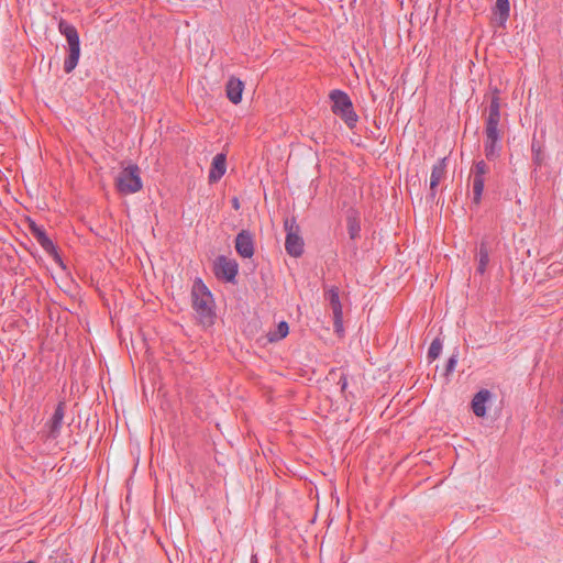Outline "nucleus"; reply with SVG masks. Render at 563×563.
I'll return each instance as SVG.
<instances>
[{
	"instance_id": "obj_1",
	"label": "nucleus",
	"mask_w": 563,
	"mask_h": 563,
	"mask_svg": "<svg viewBox=\"0 0 563 563\" xmlns=\"http://www.w3.org/2000/svg\"><path fill=\"white\" fill-rule=\"evenodd\" d=\"M500 97L499 90L495 88L492 91V98L487 108V117L485 120V142L484 152L488 161H495L499 157L501 146L500 141L503 132L499 128L500 124Z\"/></svg>"
},
{
	"instance_id": "obj_2",
	"label": "nucleus",
	"mask_w": 563,
	"mask_h": 563,
	"mask_svg": "<svg viewBox=\"0 0 563 563\" xmlns=\"http://www.w3.org/2000/svg\"><path fill=\"white\" fill-rule=\"evenodd\" d=\"M192 309L200 323L211 325L214 319V302L210 290L201 279H196L191 289Z\"/></svg>"
},
{
	"instance_id": "obj_3",
	"label": "nucleus",
	"mask_w": 563,
	"mask_h": 563,
	"mask_svg": "<svg viewBox=\"0 0 563 563\" xmlns=\"http://www.w3.org/2000/svg\"><path fill=\"white\" fill-rule=\"evenodd\" d=\"M58 31L66 37L68 44L69 53L64 62V70L69 74L76 68L80 57L79 34L73 24L63 19L58 23Z\"/></svg>"
},
{
	"instance_id": "obj_4",
	"label": "nucleus",
	"mask_w": 563,
	"mask_h": 563,
	"mask_svg": "<svg viewBox=\"0 0 563 563\" xmlns=\"http://www.w3.org/2000/svg\"><path fill=\"white\" fill-rule=\"evenodd\" d=\"M141 170L137 165L123 168L115 178V186L123 195L135 194L142 189Z\"/></svg>"
},
{
	"instance_id": "obj_5",
	"label": "nucleus",
	"mask_w": 563,
	"mask_h": 563,
	"mask_svg": "<svg viewBox=\"0 0 563 563\" xmlns=\"http://www.w3.org/2000/svg\"><path fill=\"white\" fill-rule=\"evenodd\" d=\"M286 231L285 250L292 257H299L303 253V240L300 236V227L295 217H287L284 220Z\"/></svg>"
},
{
	"instance_id": "obj_6",
	"label": "nucleus",
	"mask_w": 563,
	"mask_h": 563,
	"mask_svg": "<svg viewBox=\"0 0 563 563\" xmlns=\"http://www.w3.org/2000/svg\"><path fill=\"white\" fill-rule=\"evenodd\" d=\"M489 172L488 165L482 159L474 164L471 169V177L473 181V202L478 205L482 200L485 177Z\"/></svg>"
},
{
	"instance_id": "obj_7",
	"label": "nucleus",
	"mask_w": 563,
	"mask_h": 563,
	"mask_svg": "<svg viewBox=\"0 0 563 563\" xmlns=\"http://www.w3.org/2000/svg\"><path fill=\"white\" fill-rule=\"evenodd\" d=\"M340 290L336 286L330 287L324 292V298L328 300L329 306L333 313V325L336 333L343 332V310L340 300Z\"/></svg>"
},
{
	"instance_id": "obj_8",
	"label": "nucleus",
	"mask_w": 563,
	"mask_h": 563,
	"mask_svg": "<svg viewBox=\"0 0 563 563\" xmlns=\"http://www.w3.org/2000/svg\"><path fill=\"white\" fill-rule=\"evenodd\" d=\"M238 271L239 265L235 260L220 255L214 261L213 273L219 279L234 282Z\"/></svg>"
},
{
	"instance_id": "obj_9",
	"label": "nucleus",
	"mask_w": 563,
	"mask_h": 563,
	"mask_svg": "<svg viewBox=\"0 0 563 563\" xmlns=\"http://www.w3.org/2000/svg\"><path fill=\"white\" fill-rule=\"evenodd\" d=\"M235 250L244 258H251L254 255L253 234L247 230H242L235 238Z\"/></svg>"
},
{
	"instance_id": "obj_10",
	"label": "nucleus",
	"mask_w": 563,
	"mask_h": 563,
	"mask_svg": "<svg viewBox=\"0 0 563 563\" xmlns=\"http://www.w3.org/2000/svg\"><path fill=\"white\" fill-rule=\"evenodd\" d=\"M65 416V402L59 401L58 405L55 408V411L49 419V421L46 423L47 427V438L48 439H57L60 434L62 426H63V419Z\"/></svg>"
},
{
	"instance_id": "obj_11",
	"label": "nucleus",
	"mask_w": 563,
	"mask_h": 563,
	"mask_svg": "<svg viewBox=\"0 0 563 563\" xmlns=\"http://www.w3.org/2000/svg\"><path fill=\"white\" fill-rule=\"evenodd\" d=\"M329 98L332 102L331 110L334 114H338L344 109H350L353 104L349 95L340 89H334L330 92Z\"/></svg>"
},
{
	"instance_id": "obj_12",
	"label": "nucleus",
	"mask_w": 563,
	"mask_h": 563,
	"mask_svg": "<svg viewBox=\"0 0 563 563\" xmlns=\"http://www.w3.org/2000/svg\"><path fill=\"white\" fill-rule=\"evenodd\" d=\"M31 233L36 242L47 254H56V249L53 241L47 236L45 230L35 223L31 224Z\"/></svg>"
},
{
	"instance_id": "obj_13",
	"label": "nucleus",
	"mask_w": 563,
	"mask_h": 563,
	"mask_svg": "<svg viewBox=\"0 0 563 563\" xmlns=\"http://www.w3.org/2000/svg\"><path fill=\"white\" fill-rule=\"evenodd\" d=\"M244 90V84L242 80L235 77H230L227 85H225V92L228 99L234 103L238 104L242 100V93Z\"/></svg>"
},
{
	"instance_id": "obj_14",
	"label": "nucleus",
	"mask_w": 563,
	"mask_h": 563,
	"mask_svg": "<svg viewBox=\"0 0 563 563\" xmlns=\"http://www.w3.org/2000/svg\"><path fill=\"white\" fill-rule=\"evenodd\" d=\"M227 157L223 153L217 154L211 164V168L209 172V181L217 183L227 170Z\"/></svg>"
},
{
	"instance_id": "obj_15",
	"label": "nucleus",
	"mask_w": 563,
	"mask_h": 563,
	"mask_svg": "<svg viewBox=\"0 0 563 563\" xmlns=\"http://www.w3.org/2000/svg\"><path fill=\"white\" fill-rule=\"evenodd\" d=\"M492 393L488 389H481L472 399V410L476 417L486 415L485 404L490 399Z\"/></svg>"
},
{
	"instance_id": "obj_16",
	"label": "nucleus",
	"mask_w": 563,
	"mask_h": 563,
	"mask_svg": "<svg viewBox=\"0 0 563 563\" xmlns=\"http://www.w3.org/2000/svg\"><path fill=\"white\" fill-rule=\"evenodd\" d=\"M445 174H446V157L438 161V163L432 168L431 176H430V190H431L432 197L435 196L437 187L440 184V181L444 178Z\"/></svg>"
},
{
	"instance_id": "obj_17",
	"label": "nucleus",
	"mask_w": 563,
	"mask_h": 563,
	"mask_svg": "<svg viewBox=\"0 0 563 563\" xmlns=\"http://www.w3.org/2000/svg\"><path fill=\"white\" fill-rule=\"evenodd\" d=\"M493 13L498 24L504 26L510 15L509 0H496V3L493 8Z\"/></svg>"
},
{
	"instance_id": "obj_18",
	"label": "nucleus",
	"mask_w": 563,
	"mask_h": 563,
	"mask_svg": "<svg viewBox=\"0 0 563 563\" xmlns=\"http://www.w3.org/2000/svg\"><path fill=\"white\" fill-rule=\"evenodd\" d=\"M489 263V250L486 242H482L478 250V265L477 273L484 274Z\"/></svg>"
},
{
	"instance_id": "obj_19",
	"label": "nucleus",
	"mask_w": 563,
	"mask_h": 563,
	"mask_svg": "<svg viewBox=\"0 0 563 563\" xmlns=\"http://www.w3.org/2000/svg\"><path fill=\"white\" fill-rule=\"evenodd\" d=\"M336 115L342 119V121L346 124L349 129H354L358 121V115L354 111L353 104L350 107V109H344L343 111H340Z\"/></svg>"
},
{
	"instance_id": "obj_20",
	"label": "nucleus",
	"mask_w": 563,
	"mask_h": 563,
	"mask_svg": "<svg viewBox=\"0 0 563 563\" xmlns=\"http://www.w3.org/2000/svg\"><path fill=\"white\" fill-rule=\"evenodd\" d=\"M288 332H289L288 323L286 321H280L277 325V329L274 332H269L268 339L271 342L279 341V340L286 338Z\"/></svg>"
},
{
	"instance_id": "obj_21",
	"label": "nucleus",
	"mask_w": 563,
	"mask_h": 563,
	"mask_svg": "<svg viewBox=\"0 0 563 563\" xmlns=\"http://www.w3.org/2000/svg\"><path fill=\"white\" fill-rule=\"evenodd\" d=\"M442 346H443V344H442V340L440 338H435L431 342L430 347L428 350V355H427L429 362H432L440 356Z\"/></svg>"
},
{
	"instance_id": "obj_22",
	"label": "nucleus",
	"mask_w": 563,
	"mask_h": 563,
	"mask_svg": "<svg viewBox=\"0 0 563 563\" xmlns=\"http://www.w3.org/2000/svg\"><path fill=\"white\" fill-rule=\"evenodd\" d=\"M347 232L352 240H355L360 236L361 225L355 218H347Z\"/></svg>"
},
{
	"instance_id": "obj_23",
	"label": "nucleus",
	"mask_w": 563,
	"mask_h": 563,
	"mask_svg": "<svg viewBox=\"0 0 563 563\" xmlns=\"http://www.w3.org/2000/svg\"><path fill=\"white\" fill-rule=\"evenodd\" d=\"M457 356H459V355H457V353H455V354H452V355L449 357V360H448V362H446V365H445V372H444V374H445L446 376H449L450 374H452V373H453V371L455 369V366H456V363H457Z\"/></svg>"
},
{
	"instance_id": "obj_24",
	"label": "nucleus",
	"mask_w": 563,
	"mask_h": 563,
	"mask_svg": "<svg viewBox=\"0 0 563 563\" xmlns=\"http://www.w3.org/2000/svg\"><path fill=\"white\" fill-rule=\"evenodd\" d=\"M531 148H532V153H533V159H534L536 164L538 166H540L542 163L541 150H540V147L537 148L534 143H532Z\"/></svg>"
},
{
	"instance_id": "obj_25",
	"label": "nucleus",
	"mask_w": 563,
	"mask_h": 563,
	"mask_svg": "<svg viewBox=\"0 0 563 563\" xmlns=\"http://www.w3.org/2000/svg\"><path fill=\"white\" fill-rule=\"evenodd\" d=\"M339 385L341 386V390L343 391L347 386V379L344 375H342L339 379Z\"/></svg>"
},
{
	"instance_id": "obj_26",
	"label": "nucleus",
	"mask_w": 563,
	"mask_h": 563,
	"mask_svg": "<svg viewBox=\"0 0 563 563\" xmlns=\"http://www.w3.org/2000/svg\"><path fill=\"white\" fill-rule=\"evenodd\" d=\"M232 207L238 210L240 208V202H239V199L238 198H233L232 199Z\"/></svg>"
},
{
	"instance_id": "obj_27",
	"label": "nucleus",
	"mask_w": 563,
	"mask_h": 563,
	"mask_svg": "<svg viewBox=\"0 0 563 563\" xmlns=\"http://www.w3.org/2000/svg\"><path fill=\"white\" fill-rule=\"evenodd\" d=\"M26 563H36V562H35V561H29V562H26Z\"/></svg>"
},
{
	"instance_id": "obj_28",
	"label": "nucleus",
	"mask_w": 563,
	"mask_h": 563,
	"mask_svg": "<svg viewBox=\"0 0 563 563\" xmlns=\"http://www.w3.org/2000/svg\"><path fill=\"white\" fill-rule=\"evenodd\" d=\"M253 563H256V560H255V558H253Z\"/></svg>"
},
{
	"instance_id": "obj_29",
	"label": "nucleus",
	"mask_w": 563,
	"mask_h": 563,
	"mask_svg": "<svg viewBox=\"0 0 563 563\" xmlns=\"http://www.w3.org/2000/svg\"><path fill=\"white\" fill-rule=\"evenodd\" d=\"M562 404H563V396H562Z\"/></svg>"
}]
</instances>
